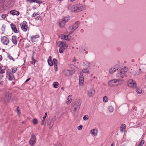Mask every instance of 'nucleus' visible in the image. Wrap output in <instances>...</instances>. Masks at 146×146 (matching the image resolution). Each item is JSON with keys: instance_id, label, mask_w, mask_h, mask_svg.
<instances>
[{"instance_id": "f257e3e1", "label": "nucleus", "mask_w": 146, "mask_h": 146, "mask_svg": "<svg viewBox=\"0 0 146 146\" xmlns=\"http://www.w3.org/2000/svg\"><path fill=\"white\" fill-rule=\"evenodd\" d=\"M127 71V69L125 67L119 70L116 74V77L119 79L123 78Z\"/></svg>"}, {"instance_id": "f03ea898", "label": "nucleus", "mask_w": 146, "mask_h": 146, "mask_svg": "<svg viewBox=\"0 0 146 146\" xmlns=\"http://www.w3.org/2000/svg\"><path fill=\"white\" fill-rule=\"evenodd\" d=\"M122 81V80L120 79H115L109 81L108 84L110 86H118L121 84Z\"/></svg>"}, {"instance_id": "7ed1b4c3", "label": "nucleus", "mask_w": 146, "mask_h": 146, "mask_svg": "<svg viewBox=\"0 0 146 146\" xmlns=\"http://www.w3.org/2000/svg\"><path fill=\"white\" fill-rule=\"evenodd\" d=\"M11 97V93L9 90H6L4 93V96L2 99V101L5 103H7L9 102Z\"/></svg>"}, {"instance_id": "20e7f679", "label": "nucleus", "mask_w": 146, "mask_h": 146, "mask_svg": "<svg viewBox=\"0 0 146 146\" xmlns=\"http://www.w3.org/2000/svg\"><path fill=\"white\" fill-rule=\"evenodd\" d=\"M79 23L77 21L70 26L67 30V32L69 34H71L78 27Z\"/></svg>"}, {"instance_id": "39448f33", "label": "nucleus", "mask_w": 146, "mask_h": 146, "mask_svg": "<svg viewBox=\"0 0 146 146\" xmlns=\"http://www.w3.org/2000/svg\"><path fill=\"white\" fill-rule=\"evenodd\" d=\"M85 8V5L82 4L76 6L73 5L71 7L72 11L76 12H80L84 10Z\"/></svg>"}, {"instance_id": "423d86ee", "label": "nucleus", "mask_w": 146, "mask_h": 146, "mask_svg": "<svg viewBox=\"0 0 146 146\" xmlns=\"http://www.w3.org/2000/svg\"><path fill=\"white\" fill-rule=\"evenodd\" d=\"M58 46L60 47L59 52L60 53H62L64 50L66 49L67 47V45L65 43L62 41L58 42Z\"/></svg>"}, {"instance_id": "0eeeda50", "label": "nucleus", "mask_w": 146, "mask_h": 146, "mask_svg": "<svg viewBox=\"0 0 146 146\" xmlns=\"http://www.w3.org/2000/svg\"><path fill=\"white\" fill-rule=\"evenodd\" d=\"M127 85L129 87L132 88H135L137 86V84L135 81L131 79L128 81Z\"/></svg>"}, {"instance_id": "6e6552de", "label": "nucleus", "mask_w": 146, "mask_h": 146, "mask_svg": "<svg viewBox=\"0 0 146 146\" xmlns=\"http://www.w3.org/2000/svg\"><path fill=\"white\" fill-rule=\"evenodd\" d=\"M1 42L2 44L4 45H8L9 42L8 38L5 36H3L1 38Z\"/></svg>"}, {"instance_id": "1a4fd4ad", "label": "nucleus", "mask_w": 146, "mask_h": 146, "mask_svg": "<svg viewBox=\"0 0 146 146\" xmlns=\"http://www.w3.org/2000/svg\"><path fill=\"white\" fill-rule=\"evenodd\" d=\"M81 104V101L79 99H78L75 101L72 106H74V107L77 108L79 110Z\"/></svg>"}, {"instance_id": "9d476101", "label": "nucleus", "mask_w": 146, "mask_h": 146, "mask_svg": "<svg viewBox=\"0 0 146 146\" xmlns=\"http://www.w3.org/2000/svg\"><path fill=\"white\" fill-rule=\"evenodd\" d=\"M36 141V137L34 134L31 135V138L29 141V144L31 146H33Z\"/></svg>"}, {"instance_id": "9b49d317", "label": "nucleus", "mask_w": 146, "mask_h": 146, "mask_svg": "<svg viewBox=\"0 0 146 146\" xmlns=\"http://www.w3.org/2000/svg\"><path fill=\"white\" fill-rule=\"evenodd\" d=\"M20 26L22 30L24 32H26L27 29V22L25 21H23V23L20 24Z\"/></svg>"}, {"instance_id": "f8f14e48", "label": "nucleus", "mask_w": 146, "mask_h": 146, "mask_svg": "<svg viewBox=\"0 0 146 146\" xmlns=\"http://www.w3.org/2000/svg\"><path fill=\"white\" fill-rule=\"evenodd\" d=\"M70 110L74 116L76 117L77 116L79 110V109H78L77 108L74 107V106H72Z\"/></svg>"}, {"instance_id": "ddd939ff", "label": "nucleus", "mask_w": 146, "mask_h": 146, "mask_svg": "<svg viewBox=\"0 0 146 146\" xmlns=\"http://www.w3.org/2000/svg\"><path fill=\"white\" fill-rule=\"evenodd\" d=\"M118 69V67L117 65L113 66L109 69V73L111 74H112L117 70Z\"/></svg>"}, {"instance_id": "4468645a", "label": "nucleus", "mask_w": 146, "mask_h": 146, "mask_svg": "<svg viewBox=\"0 0 146 146\" xmlns=\"http://www.w3.org/2000/svg\"><path fill=\"white\" fill-rule=\"evenodd\" d=\"M55 120V117L53 118L52 121L50 119L48 120L47 123L50 129L52 128L54 122Z\"/></svg>"}, {"instance_id": "2eb2a0df", "label": "nucleus", "mask_w": 146, "mask_h": 146, "mask_svg": "<svg viewBox=\"0 0 146 146\" xmlns=\"http://www.w3.org/2000/svg\"><path fill=\"white\" fill-rule=\"evenodd\" d=\"M74 72L73 70H66L64 72V74L67 76H70L72 75Z\"/></svg>"}, {"instance_id": "dca6fc26", "label": "nucleus", "mask_w": 146, "mask_h": 146, "mask_svg": "<svg viewBox=\"0 0 146 146\" xmlns=\"http://www.w3.org/2000/svg\"><path fill=\"white\" fill-rule=\"evenodd\" d=\"M95 93L94 90L93 88L90 89L87 92V95L90 97L93 96Z\"/></svg>"}, {"instance_id": "f3484780", "label": "nucleus", "mask_w": 146, "mask_h": 146, "mask_svg": "<svg viewBox=\"0 0 146 146\" xmlns=\"http://www.w3.org/2000/svg\"><path fill=\"white\" fill-rule=\"evenodd\" d=\"M84 82V78L83 74L80 73L79 77V85L82 86Z\"/></svg>"}, {"instance_id": "a211bd4d", "label": "nucleus", "mask_w": 146, "mask_h": 146, "mask_svg": "<svg viewBox=\"0 0 146 146\" xmlns=\"http://www.w3.org/2000/svg\"><path fill=\"white\" fill-rule=\"evenodd\" d=\"M11 27L13 31L15 33H18L19 31L17 30L16 25L14 24H12L11 25Z\"/></svg>"}, {"instance_id": "6ab92c4d", "label": "nucleus", "mask_w": 146, "mask_h": 146, "mask_svg": "<svg viewBox=\"0 0 146 146\" xmlns=\"http://www.w3.org/2000/svg\"><path fill=\"white\" fill-rule=\"evenodd\" d=\"M39 35H33L31 37V41L33 42H34L36 41V39L39 38Z\"/></svg>"}, {"instance_id": "aec40b11", "label": "nucleus", "mask_w": 146, "mask_h": 146, "mask_svg": "<svg viewBox=\"0 0 146 146\" xmlns=\"http://www.w3.org/2000/svg\"><path fill=\"white\" fill-rule=\"evenodd\" d=\"M62 39L66 40H69L71 38V36L68 35H62Z\"/></svg>"}, {"instance_id": "412c9836", "label": "nucleus", "mask_w": 146, "mask_h": 146, "mask_svg": "<svg viewBox=\"0 0 146 146\" xmlns=\"http://www.w3.org/2000/svg\"><path fill=\"white\" fill-rule=\"evenodd\" d=\"M10 13L13 15H18L19 14V13L16 10H11L10 11Z\"/></svg>"}, {"instance_id": "4be33fe9", "label": "nucleus", "mask_w": 146, "mask_h": 146, "mask_svg": "<svg viewBox=\"0 0 146 146\" xmlns=\"http://www.w3.org/2000/svg\"><path fill=\"white\" fill-rule=\"evenodd\" d=\"M11 40L13 43L15 45H17V40L16 36H12Z\"/></svg>"}, {"instance_id": "5701e85b", "label": "nucleus", "mask_w": 146, "mask_h": 146, "mask_svg": "<svg viewBox=\"0 0 146 146\" xmlns=\"http://www.w3.org/2000/svg\"><path fill=\"white\" fill-rule=\"evenodd\" d=\"M91 133L94 136H96L97 135V130L96 129H94L91 131Z\"/></svg>"}, {"instance_id": "b1692460", "label": "nucleus", "mask_w": 146, "mask_h": 146, "mask_svg": "<svg viewBox=\"0 0 146 146\" xmlns=\"http://www.w3.org/2000/svg\"><path fill=\"white\" fill-rule=\"evenodd\" d=\"M70 19V17L69 16H67L62 19V20L65 23L68 22Z\"/></svg>"}, {"instance_id": "393cba45", "label": "nucleus", "mask_w": 146, "mask_h": 146, "mask_svg": "<svg viewBox=\"0 0 146 146\" xmlns=\"http://www.w3.org/2000/svg\"><path fill=\"white\" fill-rule=\"evenodd\" d=\"M65 23L64 21L62 20L61 22L59 23V25L60 28H63L64 26Z\"/></svg>"}, {"instance_id": "a878e982", "label": "nucleus", "mask_w": 146, "mask_h": 146, "mask_svg": "<svg viewBox=\"0 0 146 146\" xmlns=\"http://www.w3.org/2000/svg\"><path fill=\"white\" fill-rule=\"evenodd\" d=\"M8 77L10 80H12L14 79L12 74L11 73H9Z\"/></svg>"}, {"instance_id": "bb28decb", "label": "nucleus", "mask_w": 146, "mask_h": 146, "mask_svg": "<svg viewBox=\"0 0 146 146\" xmlns=\"http://www.w3.org/2000/svg\"><path fill=\"white\" fill-rule=\"evenodd\" d=\"M72 97L71 96L69 95L68 96L67 99L68 101L66 102V104H69L71 103L72 100Z\"/></svg>"}, {"instance_id": "cd10ccee", "label": "nucleus", "mask_w": 146, "mask_h": 146, "mask_svg": "<svg viewBox=\"0 0 146 146\" xmlns=\"http://www.w3.org/2000/svg\"><path fill=\"white\" fill-rule=\"evenodd\" d=\"M108 110L111 113L113 112L114 111V109L112 106H110L108 107Z\"/></svg>"}, {"instance_id": "c85d7f7f", "label": "nucleus", "mask_w": 146, "mask_h": 146, "mask_svg": "<svg viewBox=\"0 0 146 146\" xmlns=\"http://www.w3.org/2000/svg\"><path fill=\"white\" fill-rule=\"evenodd\" d=\"M53 87L55 88H57L58 87V83L57 82H54L53 84Z\"/></svg>"}, {"instance_id": "c756f323", "label": "nucleus", "mask_w": 146, "mask_h": 146, "mask_svg": "<svg viewBox=\"0 0 146 146\" xmlns=\"http://www.w3.org/2000/svg\"><path fill=\"white\" fill-rule=\"evenodd\" d=\"M80 51L82 53H84L86 54H87L88 53V52L86 51H85V50L83 49L82 48L79 49Z\"/></svg>"}, {"instance_id": "7c9ffc66", "label": "nucleus", "mask_w": 146, "mask_h": 146, "mask_svg": "<svg viewBox=\"0 0 146 146\" xmlns=\"http://www.w3.org/2000/svg\"><path fill=\"white\" fill-rule=\"evenodd\" d=\"M48 62L49 65L50 66H52L53 65V62L52 61L51 59H48Z\"/></svg>"}, {"instance_id": "2f4dec72", "label": "nucleus", "mask_w": 146, "mask_h": 146, "mask_svg": "<svg viewBox=\"0 0 146 146\" xmlns=\"http://www.w3.org/2000/svg\"><path fill=\"white\" fill-rule=\"evenodd\" d=\"M5 69H3L2 67H0V74H3L5 73Z\"/></svg>"}, {"instance_id": "473e14b6", "label": "nucleus", "mask_w": 146, "mask_h": 146, "mask_svg": "<svg viewBox=\"0 0 146 146\" xmlns=\"http://www.w3.org/2000/svg\"><path fill=\"white\" fill-rule=\"evenodd\" d=\"M82 72L84 73H88L89 70L87 68H84L82 70Z\"/></svg>"}, {"instance_id": "72a5a7b5", "label": "nucleus", "mask_w": 146, "mask_h": 146, "mask_svg": "<svg viewBox=\"0 0 146 146\" xmlns=\"http://www.w3.org/2000/svg\"><path fill=\"white\" fill-rule=\"evenodd\" d=\"M39 12H37V13H34L32 15V17H35L36 16L39 15Z\"/></svg>"}, {"instance_id": "f704fd0d", "label": "nucleus", "mask_w": 146, "mask_h": 146, "mask_svg": "<svg viewBox=\"0 0 146 146\" xmlns=\"http://www.w3.org/2000/svg\"><path fill=\"white\" fill-rule=\"evenodd\" d=\"M103 101L104 102H108V98L106 96H104L103 99Z\"/></svg>"}, {"instance_id": "c9c22d12", "label": "nucleus", "mask_w": 146, "mask_h": 146, "mask_svg": "<svg viewBox=\"0 0 146 146\" xmlns=\"http://www.w3.org/2000/svg\"><path fill=\"white\" fill-rule=\"evenodd\" d=\"M89 117L88 115H85L83 117V119L84 120H87L88 119Z\"/></svg>"}, {"instance_id": "e433bc0d", "label": "nucleus", "mask_w": 146, "mask_h": 146, "mask_svg": "<svg viewBox=\"0 0 146 146\" xmlns=\"http://www.w3.org/2000/svg\"><path fill=\"white\" fill-rule=\"evenodd\" d=\"M137 92L138 94H140L142 93V90L141 89L138 88L136 89Z\"/></svg>"}, {"instance_id": "4c0bfd02", "label": "nucleus", "mask_w": 146, "mask_h": 146, "mask_svg": "<svg viewBox=\"0 0 146 146\" xmlns=\"http://www.w3.org/2000/svg\"><path fill=\"white\" fill-rule=\"evenodd\" d=\"M33 123L34 124H36L37 123L38 121L36 119H34L33 120Z\"/></svg>"}, {"instance_id": "58836bf2", "label": "nucleus", "mask_w": 146, "mask_h": 146, "mask_svg": "<svg viewBox=\"0 0 146 146\" xmlns=\"http://www.w3.org/2000/svg\"><path fill=\"white\" fill-rule=\"evenodd\" d=\"M144 143V140H142L138 146H142Z\"/></svg>"}, {"instance_id": "ea45409f", "label": "nucleus", "mask_w": 146, "mask_h": 146, "mask_svg": "<svg viewBox=\"0 0 146 146\" xmlns=\"http://www.w3.org/2000/svg\"><path fill=\"white\" fill-rule=\"evenodd\" d=\"M45 123H46L45 119H44V118H43V119L42 121L41 124L42 125H43L44 124H45Z\"/></svg>"}, {"instance_id": "a19ab883", "label": "nucleus", "mask_w": 146, "mask_h": 146, "mask_svg": "<svg viewBox=\"0 0 146 146\" xmlns=\"http://www.w3.org/2000/svg\"><path fill=\"white\" fill-rule=\"evenodd\" d=\"M35 2L38 4H40L42 3V1L40 0H35Z\"/></svg>"}, {"instance_id": "79ce46f5", "label": "nucleus", "mask_w": 146, "mask_h": 146, "mask_svg": "<svg viewBox=\"0 0 146 146\" xmlns=\"http://www.w3.org/2000/svg\"><path fill=\"white\" fill-rule=\"evenodd\" d=\"M7 15L6 14H3L1 15V18L3 19H5Z\"/></svg>"}, {"instance_id": "37998d69", "label": "nucleus", "mask_w": 146, "mask_h": 146, "mask_svg": "<svg viewBox=\"0 0 146 146\" xmlns=\"http://www.w3.org/2000/svg\"><path fill=\"white\" fill-rule=\"evenodd\" d=\"M53 62H54V64H57L58 62L57 60L55 58L53 59Z\"/></svg>"}, {"instance_id": "c03bdc74", "label": "nucleus", "mask_w": 146, "mask_h": 146, "mask_svg": "<svg viewBox=\"0 0 146 146\" xmlns=\"http://www.w3.org/2000/svg\"><path fill=\"white\" fill-rule=\"evenodd\" d=\"M125 124H122L121 125L120 128L125 129Z\"/></svg>"}, {"instance_id": "a18cd8bd", "label": "nucleus", "mask_w": 146, "mask_h": 146, "mask_svg": "<svg viewBox=\"0 0 146 146\" xmlns=\"http://www.w3.org/2000/svg\"><path fill=\"white\" fill-rule=\"evenodd\" d=\"M35 0H26L27 1L29 2L30 3L35 2Z\"/></svg>"}, {"instance_id": "49530a36", "label": "nucleus", "mask_w": 146, "mask_h": 146, "mask_svg": "<svg viewBox=\"0 0 146 146\" xmlns=\"http://www.w3.org/2000/svg\"><path fill=\"white\" fill-rule=\"evenodd\" d=\"M82 125H80L79 126H78L77 127V129L79 130H80L82 129Z\"/></svg>"}, {"instance_id": "de8ad7c7", "label": "nucleus", "mask_w": 146, "mask_h": 146, "mask_svg": "<svg viewBox=\"0 0 146 146\" xmlns=\"http://www.w3.org/2000/svg\"><path fill=\"white\" fill-rule=\"evenodd\" d=\"M8 58L10 60H13V61H15V60L14 59V58H13V57L11 56H8Z\"/></svg>"}, {"instance_id": "09e8293b", "label": "nucleus", "mask_w": 146, "mask_h": 146, "mask_svg": "<svg viewBox=\"0 0 146 146\" xmlns=\"http://www.w3.org/2000/svg\"><path fill=\"white\" fill-rule=\"evenodd\" d=\"M17 70V69L16 68H15L14 69H13L12 72L13 73H15L16 72V71Z\"/></svg>"}, {"instance_id": "8fccbe9b", "label": "nucleus", "mask_w": 146, "mask_h": 146, "mask_svg": "<svg viewBox=\"0 0 146 146\" xmlns=\"http://www.w3.org/2000/svg\"><path fill=\"white\" fill-rule=\"evenodd\" d=\"M17 111L18 113V114H20V112H19L20 110H19V107H17Z\"/></svg>"}, {"instance_id": "3c124183", "label": "nucleus", "mask_w": 146, "mask_h": 146, "mask_svg": "<svg viewBox=\"0 0 146 146\" xmlns=\"http://www.w3.org/2000/svg\"><path fill=\"white\" fill-rule=\"evenodd\" d=\"M47 112H46L45 113V115H44V116L43 117V118H44V119H45L46 116H47Z\"/></svg>"}, {"instance_id": "603ef678", "label": "nucleus", "mask_w": 146, "mask_h": 146, "mask_svg": "<svg viewBox=\"0 0 146 146\" xmlns=\"http://www.w3.org/2000/svg\"><path fill=\"white\" fill-rule=\"evenodd\" d=\"M5 1V0H0V3H4Z\"/></svg>"}, {"instance_id": "864d4df0", "label": "nucleus", "mask_w": 146, "mask_h": 146, "mask_svg": "<svg viewBox=\"0 0 146 146\" xmlns=\"http://www.w3.org/2000/svg\"><path fill=\"white\" fill-rule=\"evenodd\" d=\"M41 17H39V16H38V17H37L35 19L36 20H38L40 18H41Z\"/></svg>"}, {"instance_id": "5fc2aeb1", "label": "nucleus", "mask_w": 146, "mask_h": 146, "mask_svg": "<svg viewBox=\"0 0 146 146\" xmlns=\"http://www.w3.org/2000/svg\"><path fill=\"white\" fill-rule=\"evenodd\" d=\"M34 52H33V56H32V59L33 60V61H34V60H35L34 59Z\"/></svg>"}, {"instance_id": "6e6d98bb", "label": "nucleus", "mask_w": 146, "mask_h": 146, "mask_svg": "<svg viewBox=\"0 0 146 146\" xmlns=\"http://www.w3.org/2000/svg\"><path fill=\"white\" fill-rule=\"evenodd\" d=\"M124 129H122V128H120V131H121L122 132H123L124 131Z\"/></svg>"}, {"instance_id": "4d7b16f0", "label": "nucleus", "mask_w": 146, "mask_h": 146, "mask_svg": "<svg viewBox=\"0 0 146 146\" xmlns=\"http://www.w3.org/2000/svg\"><path fill=\"white\" fill-rule=\"evenodd\" d=\"M33 61L32 62V64H34L35 63V60H34V61Z\"/></svg>"}, {"instance_id": "13d9d810", "label": "nucleus", "mask_w": 146, "mask_h": 146, "mask_svg": "<svg viewBox=\"0 0 146 146\" xmlns=\"http://www.w3.org/2000/svg\"><path fill=\"white\" fill-rule=\"evenodd\" d=\"M76 59L75 57H74V59L72 61L73 62H76Z\"/></svg>"}, {"instance_id": "bf43d9fd", "label": "nucleus", "mask_w": 146, "mask_h": 146, "mask_svg": "<svg viewBox=\"0 0 146 146\" xmlns=\"http://www.w3.org/2000/svg\"><path fill=\"white\" fill-rule=\"evenodd\" d=\"M54 68H55V69H57V64H54Z\"/></svg>"}, {"instance_id": "052dcab7", "label": "nucleus", "mask_w": 146, "mask_h": 146, "mask_svg": "<svg viewBox=\"0 0 146 146\" xmlns=\"http://www.w3.org/2000/svg\"><path fill=\"white\" fill-rule=\"evenodd\" d=\"M31 79V78H29L27 79L25 81V82H27L28 81H29Z\"/></svg>"}, {"instance_id": "680f3d73", "label": "nucleus", "mask_w": 146, "mask_h": 146, "mask_svg": "<svg viewBox=\"0 0 146 146\" xmlns=\"http://www.w3.org/2000/svg\"><path fill=\"white\" fill-rule=\"evenodd\" d=\"M2 56L0 55V61L2 60Z\"/></svg>"}, {"instance_id": "e2e57ef3", "label": "nucleus", "mask_w": 146, "mask_h": 146, "mask_svg": "<svg viewBox=\"0 0 146 146\" xmlns=\"http://www.w3.org/2000/svg\"><path fill=\"white\" fill-rule=\"evenodd\" d=\"M111 146H114V145L113 143L111 144Z\"/></svg>"}, {"instance_id": "0e129e2a", "label": "nucleus", "mask_w": 146, "mask_h": 146, "mask_svg": "<svg viewBox=\"0 0 146 146\" xmlns=\"http://www.w3.org/2000/svg\"><path fill=\"white\" fill-rule=\"evenodd\" d=\"M48 59H49L50 60V59H51V56H50L49 57V58Z\"/></svg>"}, {"instance_id": "69168bd1", "label": "nucleus", "mask_w": 146, "mask_h": 146, "mask_svg": "<svg viewBox=\"0 0 146 146\" xmlns=\"http://www.w3.org/2000/svg\"><path fill=\"white\" fill-rule=\"evenodd\" d=\"M54 146H61V145H54Z\"/></svg>"}, {"instance_id": "338daca9", "label": "nucleus", "mask_w": 146, "mask_h": 146, "mask_svg": "<svg viewBox=\"0 0 146 146\" xmlns=\"http://www.w3.org/2000/svg\"><path fill=\"white\" fill-rule=\"evenodd\" d=\"M75 0H70L71 1H74Z\"/></svg>"}, {"instance_id": "774afa93", "label": "nucleus", "mask_w": 146, "mask_h": 146, "mask_svg": "<svg viewBox=\"0 0 146 146\" xmlns=\"http://www.w3.org/2000/svg\"><path fill=\"white\" fill-rule=\"evenodd\" d=\"M49 121V124H50V121Z\"/></svg>"}]
</instances>
